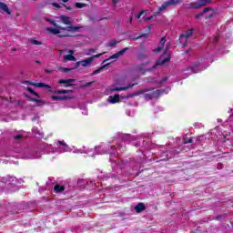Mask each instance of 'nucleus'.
I'll return each instance as SVG.
<instances>
[{
  "label": "nucleus",
  "mask_w": 233,
  "mask_h": 233,
  "mask_svg": "<svg viewBox=\"0 0 233 233\" xmlns=\"http://www.w3.org/2000/svg\"><path fill=\"white\" fill-rule=\"evenodd\" d=\"M60 30H66V32H77L79 30V27L74 26V25H69L66 27H59Z\"/></svg>",
  "instance_id": "6ab92c4d"
},
{
  "label": "nucleus",
  "mask_w": 233,
  "mask_h": 233,
  "mask_svg": "<svg viewBox=\"0 0 233 233\" xmlns=\"http://www.w3.org/2000/svg\"><path fill=\"white\" fill-rule=\"evenodd\" d=\"M49 152L52 154H63L64 152H72V148L65 141H58L56 147H49Z\"/></svg>",
  "instance_id": "7ed1b4c3"
},
{
  "label": "nucleus",
  "mask_w": 233,
  "mask_h": 233,
  "mask_svg": "<svg viewBox=\"0 0 233 233\" xmlns=\"http://www.w3.org/2000/svg\"><path fill=\"white\" fill-rule=\"evenodd\" d=\"M15 139L16 140L23 139V135L15 136Z\"/></svg>",
  "instance_id": "c03bdc74"
},
{
  "label": "nucleus",
  "mask_w": 233,
  "mask_h": 233,
  "mask_svg": "<svg viewBox=\"0 0 233 233\" xmlns=\"http://www.w3.org/2000/svg\"><path fill=\"white\" fill-rule=\"evenodd\" d=\"M92 54H96V49L90 48L86 51V56H92Z\"/></svg>",
  "instance_id": "cd10ccee"
},
{
  "label": "nucleus",
  "mask_w": 233,
  "mask_h": 233,
  "mask_svg": "<svg viewBox=\"0 0 233 233\" xmlns=\"http://www.w3.org/2000/svg\"><path fill=\"white\" fill-rule=\"evenodd\" d=\"M86 5L81 4V3H76V8H85Z\"/></svg>",
  "instance_id": "2f4dec72"
},
{
  "label": "nucleus",
  "mask_w": 233,
  "mask_h": 233,
  "mask_svg": "<svg viewBox=\"0 0 233 233\" xmlns=\"http://www.w3.org/2000/svg\"><path fill=\"white\" fill-rule=\"evenodd\" d=\"M114 5H117V3H119V0H112Z\"/></svg>",
  "instance_id": "49530a36"
},
{
  "label": "nucleus",
  "mask_w": 233,
  "mask_h": 233,
  "mask_svg": "<svg viewBox=\"0 0 233 233\" xmlns=\"http://www.w3.org/2000/svg\"><path fill=\"white\" fill-rule=\"evenodd\" d=\"M201 66V62H195L192 66L188 67L187 70H190L193 74H198V72H201L203 68Z\"/></svg>",
  "instance_id": "1a4fd4ad"
},
{
  "label": "nucleus",
  "mask_w": 233,
  "mask_h": 233,
  "mask_svg": "<svg viewBox=\"0 0 233 233\" xmlns=\"http://www.w3.org/2000/svg\"><path fill=\"white\" fill-rule=\"evenodd\" d=\"M167 79H168V77H164L162 80H160L159 81V83L161 84V83H165V82H167Z\"/></svg>",
  "instance_id": "a18cd8bd"
},
{
  "label": "nucleus",
  "mask_w": 233,
  "mask_h": 233,
  "mask_svg": "<svg viewBox=\"0 0 233 233\" xmlns=\"http://www.w3.org/2000/svg\"><path fill=\"white\" fill-rule=\"evenodd\" d=\"M68 54L69 55L64 56V61H76V57L74 56V51L69 50Z\"/></svg>",
  "instance_id": "ddd939ff"
},
{
  "label": "nucleus",
  "mask_w": 233,
  "mask_h": 233,
  "mask_svg": "<svg viewBox=\"0 0 233 233\" xmlns=\"http://www.w3.org/2000/svg\"><path fill=\"white\" fill-rule=\"evenodd\" d=\"M136 84H129L127 86H123V87H114L111 86L109 87V92H123L125 90H128V88H132V86H134Z\"/></svg>",
  "instance_id": "9d476101"
},
{
  "label": "nucleus",
  "mask_w": 233,
  "mask_h": 233,
  "mask_svg": "<svg viewBox=\"0 0 233 233\" xmlns=\"http://www.w3.org/2000/svg\"><path fill=\"white\" fill-rule=\"evenodd\" d=\"M58 83L60 85H65L64 86L66 88L67 86H72V83H76V79H61Z\"/></svg>",
  "instance_id": "9b49d317"
},
{
  "label": "nucleus",
  "mask_w": 233,
  "mask_h": 233,
  "mask_svg": "<svg viewBox=\"0 0 233 233\" xmlns=\"http://www.w3.org/2000/svg\"><path fill=\"white\" fill-rule=\"evenodd\" d=\"M188 143H194V141L192 140V138H189L188 140L185 139L184 140V144L187 145Z\"/></svg>",
  "instance_id": "ea45409f"
},
{
  "label": "nucleus",
  "mask_w": 233,
  "mask_h": 233,
  "mask_svg": "<svg viewBox=\"0 0 233 233\" xmlns=\"http://www.w3.org/2000/svg\"><path fill=\"white\" fill-rule=\"evenodd\" d=\"M145 14V11L140 12L137 15V19H140L141 15H143Z\"/></svg>",
  "instance_id": "37998d69"
},
{
  "label": "nucleus",
  "mask_w": 233,
  "mask_h": 233,
  "mask_svg": "<svg viewBox=\"0 0 233 233\" xmlns=\"http://www.w3.org/2000/svg\"><path fill=\"white\" fill-rule=\"evenodd\" d=\"M134 95H129L127 97H133Z\"/></svg>",
  "instance_id": "4d7b16f0"
},
{
  "label": "nucleus",
  "mask_w": 233,
  "mask_h": 233,
  "mask_svg": "<svg viewBox=\"0 0 233 233\" xmlns=\"http://www.w3.org/2000/svg\"><path fill=\"white\" fill-rule=\"evenodd\" d=\"M133 19H134V16L131 15V16L129 17V23H132Z\"/></svg>",
  "instance_id": "de8ad7c7"
},
{
  "label": "nucleus",
  "mask_w": 233,
  "mask_h": 233,
  "mask_svg": "<svg viewBox=\"0 0 233 233\" xmlns=\"http://www.w3.org/2000/svg\"><path fill=\"white\" fill-rule=\"evenodd\" d=\"M54 190H55V192H56V193L65 192V187H64V186H61V185H59V184H56V185L55 186V187H54Z\"/></svg>",
  "instance_id": "b1692460"
},
{
  "label": "nucleus",
  "mask_w": 233,
  "mask_h": 233,
  "mask_svg": "<svg viewBox=\"0 0 233 233\" xmlns=\"http://www.w3.org/2000/svg\"><path fill=\"white\" fill-rule=\"evenodd\" d=\"M167 8H168V4H167V2H165L159 8L157 12H155V15H159L160 12H165V10H167Z\"/></svg>",
  "instance_id": "412c9836"
},
{
  "label": "nucleus",
  "mask_w": 233,
  "mask_h": 233,
  "mask_svg": "<svg viewBox=\"0 0 233 233\" xmlns=\"http://www.w3.org/2000/svg\"><path fill=\"white\" fill-rule=\"evenodd\" d=\"M35 63L39 64V63H41V62H39V61L36 60Z\"/></svg>",
  "instance_id": "bf43d9fd"
},
{
  "label": "nucleus",
  "mask_w": 233,
  "mask_h": 233,
  "mask_svg": "<svg viewBox=\"0 0 233 233\" xmlns=\"http://www.w3.org/2000/svg\"><path fill=\"white\" fill-rule=\"evenodd\" d=\"M92 83H94V82H87L86 85L83 86V88H86L88 86H91Z\"/></svg>",
  "instance_id": "a19ab883"
},
{
  "label": "nucleus",
  "mask_w": 233,
  "mask_h": 233,
  "mask_svg": "<svg viewBox=\"0 0 233 233\" xmlns=\"http://www.w3.org/2000/svg\"><path fill=\"white\" fill-rule=\"evenodd\" d=\"M219 38L218 36H215V41H218Z\"/></svg>",
  "instance_id": "864d4df0"
},
{
  "label": "nucleus",
  "mask_w": 233,
  "mask_h": 233,
  "mask_svg": "<svg viewBox=\"0 0 233 233\" xmlns=\"http://www.w3.org/2000/svg\"><path fill=\"white\" fill-rule=\"evenodd\" d=\"M35 86H36L37 88H50V86L45 84V83H35L34 84Z\"/></svg>",
  "instance_id": "a878e982"
},
{
  "label": "nucleus",
  "mask_w": 233,
  "mask_h": 233,
  "mask_svg": "<svg viewBox=\"0 0 233 233\" xmlns=\"http://www.w3.org/2000/svg\"><path fill=\"white\" fill-rule=\"evenodd\" d=\"M52 99H53V101H59V100L63 99V97L62 96H53Z\"/></svg>",
  "instance_id": "c9c22d12"
},
{
  "label": "nucleus",
  "mask_w": 233,
  "mask_h": 233,
  "mask_svg": "<svg viewBox=\"0 0 233 233\" xmlns=\"http://www.w3.org/2000/svg\"><path fill=\"white\" fill-rule=\"evenodd\" d=\"M150 19H152V16L151 17H146L145 21H150Z\"/></svg>",
  "instance_id": "09e8293b"
},
{
  "label": "nucleus",
  "mask_w": 233,
  "mask_h": 233,
  "mask_svg": "<svg viewBox=\"0 0 233 233\" xmlns=\"http://www.w3.org/2000/svg\"><path fill=\"white\" fill-rule=\"evenodd\" d=\"M59 70H61V72H70V69L66 67H60Z\"/></svg>",
  "instance_id": "4c0bfd02"
},
{
  "label": "nucleus",
  "mask_w": 233,
  "mask_h": 233,
  "mask_svg": "<svg viewBox=\"0 0 233 233\" xmlns=\"http://www.w3.org/2000/svg\"><path fill=\"white\" fill-rule=\"evenodd\" d=\"M109 66H110V63H106V64L103 65L98 69H96L93 72V76H97V74H100V72H103V70H105V68H108Z\"/></svg>",
  "instance_id": "a211bd4d"
},
{
  "label": "nucleus",
  "mask_w": 233,
  "mask_h": 233,
  "mask_svg": "<svg viewBox=\"0 0 233 233\" xmlns=\"http://www.w3.org/2000/svg\"><path fill=\"white\" fill-rule=\"evenodd\" d=\"M66 36H68V35H62V37H66Z\"/></svg>",
  "instance_id": "5fc2aeb1"
},
{
  "label": "nucleus",
  "mask_w": 233,
  "mask_h": 233,
  "mask_svg": "<svg viewBox=\"0 0 233 233\" xmlns=\"http://www.w3.org/2000/svg\"><path fill=\"white\" fill-rule=\"evenodd\" d=\"M29 43H31V45H42L41 42H39L35 39H29Z\"/></svg>",
  "instance_id": "c756f323"
},
{
  "label": "nucleus",
  "mask_w": 233,
  "mask_h": 233,
  "mask_svg": "<svg viewBox=\"0 0 233 233\" xmlns=\"http://www.w3.org/2000/svg\"><path fill=\"white\" fill-rule=\"evenodd\" d=\"M63 3H68L69 0H62Z\"/></svg>",
  "instance_id": "603ef678"
},
{
  "label": "nucleus",
  "mask_w": 233,
  "mask_h": 233,
  "mask_svg": "<svg viewBox=\"0 0 233 233\" xmlns=\"http://www.w3.org/2000/svg\"><path fill=\"white\" fill-rule=\"evenodd\" d=\"M2 183H6L9 187H15L17 185V178L15 177H4Z\"/></svg>",
  "instance_id": "6e6552de"
},
{
  "label": "nucleus",
  "mask_w": 233,
  "mask_h": 233,
  "mask_svg": "<svg viewBox=\"0 0 233 233\" xmlns=\"http://www.w3.org/2000/svg\"><path fill=\"white\" fill-rule=\"evenodd\" d=\"M52 5L55 6V8H61V6H63V4L53 3Z\"/></svg>",
  "instance_id": "e433bc0d"
},
{
  "label": "nucleus",
  "mask_w": 233,
  "mask_h": 233,
  "mask_svg": "<svg viewBox=\"0 0 233 233\" xmlns=\"http://www.w3.org/2000/svg\"><path fill=\"white\" fill-rule=\"evenodd\" d=\"M204 14L206 15V18L208 19L214 15V10L210 7L204 8Z\"/></svg>",
  "instance_id": "2eb2a0df"
},
{
  "label": "nucleus",
  "mask_w": 233,
  "mask_h": 233,
  "mask_svg": "<svg viewBox=\"0 0 233 233\" xmlns=\"http://www.w3.org/2000/svg\"><path fill=\"white\" fill-rule=\"evenodd\" d=\"M170 92V87H166L164 90L159 89H150V88H145L140 91H138L135 96H139V94L144 95V98L147 101H150V99H154L156 97H159V96H162V94H168Z\"/></svg>",
  "instance_id": "f03ea898"
},
{
  "label": "nucleus",
  "mask_w": 233,
  "mask_h": 233,
  "mask_svg": "<svg viewBox=\"0 0 233 233\" xmlns=\"http://www.w3.org/2000/svg\"><path fill=\"white\" fill-rule=\"evenodd\" d=\"M0 10L2 11V14H7L10 15V9H8V5L6 4L0 2Z\"/></svg>",
  "instance_id": "4468645a"
},
{
  "label": "nucleus",
  "mask_w": 233,
  "mask_h": 233,
  "mask_svg": "<svg viewBox=\"0 0 233 233\" xmlns=\"http://www.w3.org/2000/svg\"><path fill=\"white\" fill-rule=\"evenodd\" d=\"M142 37H148V35L147 34H143L141 35H138L133 39H135L136 41H137V39H141Z\"/></svg>",
  "instance_id": "72a5a7b5"
},
{
  "label": "nucleus",
  "mask_w": 233,
  "mask_h": 233,
  "mask_svg": "<svg viewBox=\"0 0 233 233\" xmlns=\"http://www.w3.org/2000/svg\"><path fill=\"white\" fill-rule=\"evenodd\" d=\"M46 72H47V74H50V72H52V71L46 69Z\"/></svg>",
  "instance_id": "3c124183"
},
{
  "label": "nucleus",
  "mask_w": 233,
  "mask_h": 233,
  "mask_svg": "<svg viewBox=\"0 0 233 233\" xmlns=\"http://www.w3.org/2000/svg\"><path fill=\"white\" fill-rule=\"evenodd\" d=\"M96 157V154H93V155H92V157Z\"/></svg>",
  "instance_id": "13d9d810"
},
{
  "label": "nucleus",
  "mask_w": 233,
  "mask_h": 233,
  "mask_svg": "<svg viewBox=\"0 0 233 233\" xmlns=\"http://www.w3.org/2000/svg\"><path fill=\"white\" fill-rule=\"evenodd\" d=\"M110 148V149H108ZM90 152H94L97 156H101L103 154H109L110 155V161H112V158L115 157V156H117L119 152H121V147H118L117 149L114 146H98L95 148H88L86 149L85 147L83 148L77 149L76 153L78 154H90Z\"/></svg>",
  "instance_id": "f257e3e1"
},
{
  "label": "nucleus",
  "mask_w": 233,
  "mask_h": 233,
  "mask_svg": "<svg viewBox=\"0 0 233 233\" xmlns=\"http://www.w3.org/2000/svg\"><path fill=\"white\" fill-rule=\"evenodd\" d=\"M81 66H90V65H92V63H94V58L93 57H88L85 60H81L78 62Z\"/></svg>",
  "instance_id": "f8f14e48"
},
{
  "label": "nucleus",
  "mask_w": 233,
  "mask_h": 233,
  "mask_svg": "<svg viewBox=\"0 0 233 233\" xmlns=\"http://www.w3.org/2000/svg\"><path fill=\"white\" fill-rule=\"evenodd\" d=\"M166 3L168 6H177V5H179V3H181V0H168Z\"/></svg>",
  "instance_id": "4be33fe9"
},
{
  "label": "nucleus",
  "mask_w": 233,
  "mask_h": 233,
  "mask_svg": "<svg viewBox=\"0 0 233 233\" xmlns=\"http://www.w3.org/2000/svg\"><path fill=\"white\" fill-rule=\"evenodd\" d=\"M194 34V29H188L182 35H180L179 41L182 46H187L188 45V37H191V35Z\"/></svg>",
  "instance_id": "39448f33"
},
{
  "label": "nucleus",
  "mask_w": 233,
  "mask_h": 233,
  "mask_svg": "<svg viewBox=\"0 0 233 233\" xmlns=\"http://www.w3.org/2000/svg\"><path fill=\"white\" fill-rule=\"evenodd\" d=\"M165 43H167V40L164 38H161L160 43L158 46L154 50V52H161L165 48Z\"/></svg>",
  "instance_id": "f3484780"
},
{
  "label": "nucleus",
  "mask_w": 233,
  "mask_h": 233,
  "mask_svg": "<svg viewBox=\"0 0 233 233\" xmlns=\"http://www.w3.org/2000/svg\"><path fill=\"white\" fill-rule=\"evenodd\" d=\"M59 19L64 25H72V19L66 15H60Z\"/></svg>",
  "instance_id": "dca6fc26"
},
{
  "label": "nucleus",
  "mask_w": 233,
  "mask_h": 233,
  "mask_svg": "<svg viewBox=\"0 0 233 233\" xmlns=\"http://www.w3.org/2000/svg\"><path fill=\"white\" fill-rule=\"evenodd\" d=\"M104 54H105V52H103L101 54L94 55L91 57L93 58V61H94V59H97V58L101 57V56H104Z\"/></svg>",
  "instance_id": "f704fd0d"
},
{
  "label": "nucleus",
  "mask_w": 233,
  "mask_h": 233,
  "mask_svg": "<svg viewBox=\"0 0 233 233\" xmlns=\"http://www.w3.org/2000/svg\"><path fill=\"white\" fill-rule=\"evenodd\" d=\"M135 210H136V212H137V213L143 212V210H145V204L139 203L138 205H137V206L135 207Z\"/></svg>",
  "instance_id": "5701e85b"
},
{
  "label": "nucleus",
  "mask_w": 233,
  "mask_h": 233,
  "mask_svg": "<svg viewBox=\"0 0 233 233\" xmlns=\"http://www.w3.org/2000/svg\"><path fill=\"white\" fill-rule=\"evenodd\" d=\"M203 15H205V11H203V13L196 15L195 19H197V20L201 19V17H203Z\"/></svg>",
  "instance_id": "7c9ffc66"
},
{
  "label": "nucleus",
  "mask_w": 233,
  "mask_h": 233,
  "mask_svg": "<svg viewBox=\"0 0 233 233\" xmlns=\"http://www.w3.org/2000/svg\"><path fill=\"white\" fill-rule=\"evenodd\" d=\"M208 3H210V1H208V0H198V4L200 5V7L201 6H207Z\"/></svg>",
  "instance_id": "bb28decb"
},
{
  "label": "nucleus",
  "mask_w": 233,
  "mask_h": 233,
  "mask_svg": "<svg viewBox=\"0 0 233 233\" xmlns=\"http://www.w3.org/2000/svg\"><path fill=\"white\" fill-rule=\"evenodd\" d=\"M117 45V41L112 40L107 44V46H116Z\"/></svg>",
  "instance_id": "473e14b6"
},
{
  "label": "nucleus",
  "mask_w": 233,
  "mask_h": 233,
  "mask_svg": "<svg viewBox=\"0 0 233 233\" xmlns=\"http://www.w3.org/2000/svg\"><path fill=\"white\" fill-rule=\"evenodd\" d=\"M70 92H72V90L62 89V90L56 91V94H70Z\"/></svg>",
  "instance_id": "c85d7f7f"
},
{
  "label": "nucleus",
  "mask_w": 233,
  "mask_h": 233,
  "mask_svg": "<svg viewBox=\"0 0 233 233\" xmlns=\"http://www.w3.org/2000/svg\"><path fill=\"white\" fill-rule=\"evenodd\" d=\"M128 47L123 48L122 50H120L119 52L112 55L111 56H109L107 59L104 60L102 63L103 65H105V63H108V61L114 59L115 61H117L118 58L121 57V56H124L126 54V52H127Z\"/></svg>",
  "instance_id": "423d86ee"
},
{
  "label": "nucleus",
  "mask_w": 233,
  "mask_h": 233,
  "mask_svg": "<svg viewBox=\"0 0 233 233\" xmlns=\"http://www.w3.org/2000/svg\"><path fill=\"white\" fill-rule=\"evenodd\" d=\"M37 157H35L34 158H35V159H37Z\"/></svg>",
  "instance_id": "052dcab7"
},
{
  "label": "nucleus",
  "mask_w": 233,
  "mask_h": 233,
  "mask_svg": "<svg viewBox=\"0 0 233 233\" xmlns=\"http://www.w3.org/2000/svg\"><path fill=\"white\" fill-rule=\"evenodd\" d=\"M47 21L50 23V25H53V26H56L55 28L48 27L47 32H51V34H55V35L61 34V30H63L61 29L62 28L61 25H57V24H56L54 20L47 19Z\"/></svg>",
  "instance_id": "0eeeda50"
},
{
  "label": "nucleus",
  "mask_w": 233,
  "mask_h": 233,
  "mask_svg": "<svg viewBox=\"0 0 233 233\" xmlns=\"http://www.w3.org/2000/svg\"><path fill=\"white\" fill-rule=\"evenodd\" d=\"M27 90L28 92H30V94H33L34 96H37V93L34 92L33 88L28 87Z\"/></svg>",
  "instance_id": "58836bf2"
},
{
  "label": "nucleus",
  "mask_w": 233,
  "mask_h": 233,
  "mask_svg": "<svg viewBox=\"0 0 233 233\" xmlns=\"http://www.w3.org/2000/svg\"><path fill=\"white\" fill-rule=\"evenodd\" d=\"M108 103L115 105V103H118L119 101V95L110 96L107 98Z\"/></svg>",
  "instance_id": "aec40b11"
},
{
  "label": "nucleus",
  "mask_w": 233,
  "mask_h": 233,
  "mask_svg": "<svg viewBox=\"0 0 233 233\" xmlns=\"http://www.w3.org/2000/svg\"><path fill=\"white\" fill-rule=\"evenodd\" d=\"M122 139H124V141H127V139H130V135H125Z\"/></svg>",
  "instance_id": "79ce46f5"
},
{
  "label": "nucleus",
  "mask_w": 233,
  "mask_h": 233,
  "mask_svg": "<svg viewBox=\"0 0 233 233\" xmlns=\"http://www.w3.org/2000/svg\"><path fill=\"white\" fill-rule=\"evenodd\" d=\"M15 50H16L15 48H13V49H12V52H15Z\"/></svg>",
  "instance_id": "6e6d98bb"
},
{
  "label": "nucleus",
  "mask_w": 233,
  "mask_h": 233,
  "mask_svg": "<svg viewBox=\"0 0 233 233\" xmlns=\"http://www.w3.org/2000/svg\"><path fill=\"white\" fill-rule=\"evenodd\" d=\"M201 139H205V137L201 136L198 137V141H201Z\"/></svg>",
  "instance_id": "8fccbe9b"
},
{
  "label": "nucleus",
  "mask_w": 233,
  "mask_h": 233,
  "mask_svg": "<svg viewBox=\"0 0 233 233\" xmlns=\"http://www.w3.org/2000/svg\"><path fill=\"white\" fill-rule=\"evenodd\" d=\"M168 61H170V52H168V46H166L164 54L157 61L156 65L153 66V68H157L159 65H165L166 63H168Z\"/></svg>",
  "instance_id": "20e7f679"
},
{
  "label": "nucleus",
  "mask_w": 233,
  "mask_h": 233,
  "mask_svg": "<svg viewBox=\"0 0 233 233\" xmlns=\"http://www.w3.org/2000/svg\"><path fill=\"white\" fill-rule=\"evenodd\" d=\"M189 8H194L195 10H198L199 8H201V5H199V2H193L191 4H189Z\"/></svg>",
  "instance_id": "393cba45"
}]
</instances>
